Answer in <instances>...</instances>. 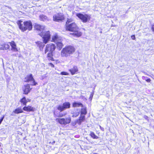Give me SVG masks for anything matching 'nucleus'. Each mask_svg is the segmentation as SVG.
<instances>
[{
  "mask_svg": "<svg viewBox=\"0 0 154 154\" xmlns=\"http://www.w3.org/2000/svg\"><path fill=\"white\" fill-rule=\"evenodd\" d=\"M23 112L22 109L20 108H18L16 109L14 112L16 114H18L19 113H22Z\"/></svg>",
  "mask_w": 154,
  "mask_h": 154,
  "instance_id": "4be33fe9",
  "label": "nucleus"
},
{
  "mask_svg": "<svg viewBox=\"0 0 154 154\" xmlns=\"http://www.w3.org/2000/svg\"><path fill=\"white\" fill-rule=\"evenodd\" d=\"M146 81L147 82H150L151 81V80L150 79H148L146 80Z\"/></svg>",
  "mask_w": 154,
  "mask_h": 154,
  "instance_id": "473e14b6",
  "label": "nucleus"
},
{
  "mask_svg": "<svg viewBox=\"0 0 154 154\" xmlns=\"http://www.w3.org/2000/svg\"><path fill=\"white\" fill-rule=\"evenodd\" d=\"M60 74L62 75H68L69 73L65 72H62L60 73Z\"/></svg>",
  "mask_w": 154,
  "mask_h": 154,
  "instance_id": "bb28decb",
  "label": "nucleus"
},
{
  "mask_svg": "<svg viewBox=\"0 0 154 154\" xmlns=\"http://www.w3.org/2000/svg\"><path fill=\"white\" fill-rule=\"evenodd\" d=\"M53 19L54 21L59 22L63 20L64 17L61 13L57 14L53 16Z\"/></svg>",
  "mask_w": 154,
  "mask_h": 154,
  "instance_id": "1a4fd4ad",
  "label": "nucleus"
},
{
  "mask_svg": "<svg viewBox=\"0 0 154 154\" xmlns=\"http://www.w3.org/2000/svg\"><path fill=\"white\" fill-rule=\"evenodd\" d=\"M144 118L145 119H146L147 118H148V117L147 116H144Z\"/></svg>",
  "mask_w": 154,
  "mask_h": 154,
  "instance_id": "c9c22d12",
  "label": "nucleus"
},
{
  "mask_svg": "<svg viewBox=\"0 0 154 154\" xmlns=\"http://www.w3.org/2000/svg\"><path fill=\"white\" fill-rule=\"evenodd\" d=\"M9 45H0V50H6L8 48Z\"/></svg>",
  "mask_w": 154,
  "mask_h": 154,
  "instance_id": "aec40b11",
  "label": "nucleus"
},
{
  "mask_svg": "<svg viewBox=\"0 0 154 154\" xmlns=\"http://www.w3.org/2000/svg\"><path fill=\"white\" fill-rule=\"evenodd\" d=\"M49 64L51 67H54V65L52 63H50Z\"/></svg>",
  "mask_w": 154,
  "mask_h": 154,
  "instance_id": "72a5a7b5",
  "label": "nucleus"
},
{
  "mask_svg": "<svg viewBox=\"0 0 154 154\" xmlns=\"http://www.w3.org/2000/svg\"><path fill=\"white\" fill-rule=\"evenodd\" d=\"M37 46L39 48L40 50H42L43 49L45 45L42 42H37Z\"/></svg>",
  "mask_w": 154,
  "mask_h": 154,
  "instance_id": "6ab92c4d",
  "label": "nucleus"
},
{
  "mask_svg": "<svg viewBox=\"0 0 154 154\" xmlns=\"http://www.w3.org/2000/svg\"><path fill=\"white\" fill-rule=\"evenodd\" d=\"M75 51V48L71 46H68L63 48L61 51V55L62 57H67L73 54Z\"/></svg>",
  "mask_w": 154,
  "mask_h": 154,
  "instance_id": "20e7f679",
  "label": "nucleus"
},
{
  "mask_svg": "<svg viewBox=\"0 0 154 154\" xmlns=\"http://www.w3.org/2000/svg\"><path fill=\"white\" fill-rule=\"evenodd\" d=\"M20 102L22 103L23 105L26 106V103H27L28 101L26 99L25 97H23L21 99Z\"/></svg>",
  "mask_w": 154,
  "mask_h": 154,
  "instance_id": "5701e85b",
  "label": "nucleus"
},
{
  "mask_svg": "<svg viewBox=\"0 0 154 154\" xmlns=\"http://www.w3.org/2000/svg\"><path fill=\"white\" fill-rule=\"evenodd\" d=\"M85 119V116L81 115V116L79 119L77 120V123L79 125H80L81 123L83 122Z\"/></svg>",
  "mask_w": 154,
  "mask_h": 154,
  "instance_id": "f3484780",
  "label": "nucleus"
},
{
  "mask_svg": "<svg viewBox=\"0 0 154 154\" xmlns=\"http://www.w3.org/2000/svg\"><path fill=\"white\" fill-rule=\"evenodd\" d=\"M70 107V104L68 102H66L63 104V105H59L57 109L60 112H62L66 109L69 108Z\"/></svg>",
  "mask_w": 154,
  "mask_h": 154,
  "instance_id": "6e6552de",
  "label": "nucleus"
},
{
  "mask_svg": "<svg viewBox=\"0 0 154 154\" xmlns=\"http://www.w3.org/2000/svg\"><path fill=\"white\" fill-rule=\"evenodd\" d=\"M90 136L94 139H97L98 137L93 132H91L90 134Z\"/></svg>",
  "mask_w": 154,
  "mask_h": 154,
  "instance_id": "393cba45",
  "label": "nucleus"
},
{
  "mask_svg": "<svg viewBox=\"0 0 154 154\" xmlns=\"http://www.w3.org/2000/svg\"><path fill=\"white\" fill-rule=\"evenodd\" d=\"M87 113V111L86 109L85 108H83L81 109V114L85 115Z\"/></svg>",
  "mask_w": 154,
  "mask_h": 154,
  "instance_id": "b1692460",
  "label": "nucleus"
},
{
  "mask_svg": "<svg viewBox=\"0 0 154 154\" xmlns=\"http://www.w3.org/2000/svg\"><path fill=\"white\" fill-rule=\"evenodd\" d=\"M131 38L132 39H135V37L134 35H133L131 36Z\"/></svg>",
  "mask_w": 154,
  "mask_h": 154,
  "instance_id": "7c9ffc66",
  "label": "nucleus"
},
{
  "mask_svg": "<svg viewBox=\"0 0 154 154\" xmlns=\"http://www.w3.org/2000/svg\"><path fill=\"white\" fill-rule=\"evenodd\" d=\"M72 106L74 107H77L80 106H82L83 105L81 103L75 102L73 103Z\"/></svg>",
  "mask_w": 154,
  "mask_h": 154,
  "instance_id": "412c9836",
  "label": "nucleus"
},
{
  "mask_svg": "<svg viewBox=\"0 0 154 154\" xmlns=\"http://www.w3.org/2000/svg\"><path fill=\"white\" fill-rule=\"evenodd\" d=\"M57 48L59 50H60L63 46V45L62 42V40L60 41H59L56 43Z\"/></svg>",
  "mask_w": 154,
  "mask_h": 154,
  "instance_id": "a211bd4d",
  "label": "nucleus"
},
{
  "mask_svg": "<svg viewBox=\"0 0 154 154\" xmlns=\"http://www.w3.org/2000/svg\"><path fill=\"white\" fill-rule=\"evenodd\" d=\"M76 15L83 23H86L90 20V15L87 14H83L81 13H77Z\"/></svg>",
  "mask_w": 154,
  "mask_h": 154,
  "instance_id": "423d86ee",
  "label": "nucleus"
},
{
  "mask_svg": "<svg viewBox=\"0 0 154 154\" xmlns=\"http://www.w3.org/2000/svg\"><path fill=\"white\" fill-rule=\"evenodd\" d=\"M39 17L40 20L42 21H46L48 20L47 16L43 14L39 15Z\"/></svg>",
  "mask_w": 154,
  "mask_h": 154,
  "instance_id": "2eb2a0df",
  "label": "nucleus"
},
{
  "mask_svg": "<svg viewBox=\"0 0 154 154\" xmlns=\"http://www.w3.org/2000/svg\"><path fill=\"white\" fill-rule=\"evenodd\" d=\"M32 88H30L29 85L28 84L25 85L23 88L24 93L25 94H27L29 92Z\"/></svg>",
  "mask_w": 154,
  "mask_h": 154,
  "instance_id": "f8f14e48",
  "label": "nucleus"
},
{
  "mask_svg": "<svg viewBox=\"0 0 154 154\" xmlns=\"http://www.w3.org/2000/svg\"><path fill=\"white\" fill-rule=\"evenodd\" d=\"M56 121L58 122L61 124L66 125L67 124H69L71 122V119L70 117H68L66 119H57Z\"/></svg>",
  "mask_w": 154,
  "mask_h": 154,
  "instance_id": "0eeeda50",
  "label": "nucleus"
},
{
  "mask_svg": "<svg viewBox=\"0 0 154 154\" xmlns=\"http://www.w3.org/2000/svg\"><path fill=\"white\" fill-rule=\"evenodd\" d=\"M100 129L103 131H104V129L103 127H101L100 126Z\"/></svg>",
  "mask_w": 154,
  "mask_h": 154,
  "instance_id": "2f4dec72",
  "label": "nucleus"
},
{
  "mask_svg": "<svg viewBox=\"0 0 154 154\" xmlns=\"http://www.w3.org/2000/svg\"><path fill=\"white\" fill-rule=\"evenodd\" d=\"M4 116H3L1 118V119H0V125L1 124V123L2 122V121L4 119Z\"/></svg>",
  "mask_w": 154,
  "mask_h": 154,
  "instance_id": "c756f323",
  "label": "nucleus"
},
{
  "mask_svg": "<svg viewBox=\"0 0 154 154\" xmlns=\"http://www.w3.org/2000/svg\"><path fill=\"white\" fill-rule=\"evenodd\" d=\"M34 28L37 33L42 38L43 43L45 44L47 43L50 38L49 31H45V26L43 25L35 24Z\"/></svg>",
  "mask_w": 154,
  "mask_h": 154,
  "instance_id": "f257e3e1",
  "label": "nucleus"
},
{
  "mask_svg": "<svg viewBox=\"0 0 154 154\" xmlns=\"http://www.w3.org/2000/svg\"><path fill=\"white\" fill-rule=\"evenodd\" d=\"M79 114V112H74L72 116L73 117H76Z\"/></svg>",
  "mask_w": 154,
  "mask_h": 154,
  "instance_id": "a878e982",
  "label": "nucleus"
},
{
  "mask_svg": "<svg viewBox=\"0 0 154 154\" xmlns=\"http://www.w3.org/2000/svg\"><path fill=\"white\" fill-rule=\"evenodd\" d=\"M23 109L24 111L27 112H33L35 110V108L30 106H24L23 108Z\"/></svg>",
  "mask_w": 154,
  "mask_h": 154,
  "instance_id": "ddd939ff",
  "label": "nucleus"
},
{
  "mask_svg": "<svg viewBox=\"0 0 154 154\" xmlns=\"http://www.w3.org/2000/svg\"><path fill=\"white\" fill-rule=\"evenodd\" d=\"M55 48L56 46L53 44L51 43L46 45L45 50V53L46 54L47 52H49L48 54V57L49 60H53V53L55 50Z\"/></svg>",
  "mask_w": 154,
  "mask_h": 154,
  "instance_id": "39448f33",
  "label": "nucleus"
},
{
  "mask_svg": "<svg viewBox=\"0 0 154 154\" xmlns=\"http://www.w3.org/2000/svg\"><path fill=\"white\" fill-rule=\"evenodd\" d=\"M55 143V141H53V142H52L51 143V144H54Z\"/></svg>",
  "mask_w": 154,
  "mask_h": 154,
  "instance_id": "e433bc0d",
  "label": "nucleus"
},
{
  "mask_svg": "<svg viewBox=\"0 0 154 154\" xmlns=\"http://www.w3.org/2000/svg\"><path fill=\"white\" fill-rule=\"evenodd\" d=\"M78 27L74 23L66 25V29L67 30L73 32L74 33L71 34L76 37H79L82 35L81 32L78 31Z\"/></svg>",
  "mask_w": 154,
  "mask_h": 154,
  "instance_id": "7ed1b4c3",
  "label": "nucleus"
},
{
  "mask_svg": "<svg viewBox=\"0 0 154 154\" xmlns=\"http://www.w3.org/2000/svg\"><path fill=\"white\" fill-rule=\"evenodd\" d=\"M93 95H94V93H92L90 94V97L89 99H91V100L92 99V97H93Z\"/></svg>",
  "mask_w": 154,
  "mask_h": 154,
  "instance_id": "c85d7f7f",
  "label": "nucleus"
},
{
  "mask_svg": "<svg viewBox=\"0 0 154 154\" xmlns=\"http://www.w3.org/2000/svg\"><path fill=\"white\" fill-rule=\"evenodd\" d=\"M10 45L12 48L11 50L12 51L15 52L17 51L16 44L14 41H12L10 43Z\"/></svg>",
  "mask_w": 154,
  "mask_h": 154,
  "instance_id": "dca6fc26",
  "label": "nucleus"
},
{
  "mask_svg": "<svg viewBox=\"0 0 154 154\" xmlns=\"http://www.w3.org/2000/svg\"><path fill=\"white\" fill-rule=\"evenodd\" d=\"M62 40L61 37L59 36L57 34H55L52 37V41L56 43Z\"/></svg>",
  "mask_w": 154,
  "mask_h": 154,
  "instance_id": "9b49d317",
  "label": "nucleus"
},
{
  "mask_svg": "<svg viewBox=\"0 0 154 154\" xmlns=\"http://www.w3.org/2000/svg\"><path fill=\"white\" fill-rule=\"evenodd\" d=\"M25 81L26 82L32 81V83L31 84L32 85H35L37 84V83L35 82L31 74L27 75L25 78Z\"/></svg>",
  "mask_w": 154,
  "mask_h": 154,
  "instance_id": "9d476101",
  "label": "nucleus"
},
{
  "mask_svg": "<svg viewBox=\"0 0 154 154\" xmlns=\"http://www.w3.org/2000/svg\"><path fill=\"white\" fill-rule=\"evenodd\" d=\"M152 31L154 32V25L152 26Z\"/></svg>",
  "mask_w": 154,
  "mask_h": 154,
  "instance_id": "f704fd0d",
  "label": "nucleus"
},
{
  "mask_svg": "<svg viewBox=\"0 0 154 154\" xmlns=\"http://www.w3.org/2000/svg\"><path fill=\"white\" fill-rule=\"evenodd\" d=\"M17 23L20 29L22 32L25 31L26 30L30 31L32 29V23L30 21L23 22L20 20L17 21Z\"/></svg>",
  "mask_w": 154,
  "mask_h": 154,
  "instance_id": "f03ea898",
  "label": "nucleus"
},
{
  "mask_svg": "<svg viewBox=\"0 0 154 154\" xmlns=\"http://www.w3.org/2000/svg\"><path fill=\"white\" fill-rule=\"evenodd\" d=\"M72 21V20L71 19H68L66 22V25H68V23L71 22Z\"/></svg>",
  "mask_w": 154,
  "mask_h": 154,
  "instance_id": "cd10ccee",
  "label": "nucleus"
},
{
  "mask_svg": "<svg viewBox=\"0 0 154 154\" xmlns=\"http://www.w3.org/2000/svg\"><path fill=\"white\" fill-rule=\"evenodd\" d=\"M69 70L71 74L72 75L74 74L78 71L77 67L76 66H74L72 68L69 69Z\"/></svg>",
  "mask_w": 154,
  "mask_h": 154,
  "instance_id": "4468645a",
  "label": "nucleus"
}]
</instances>
